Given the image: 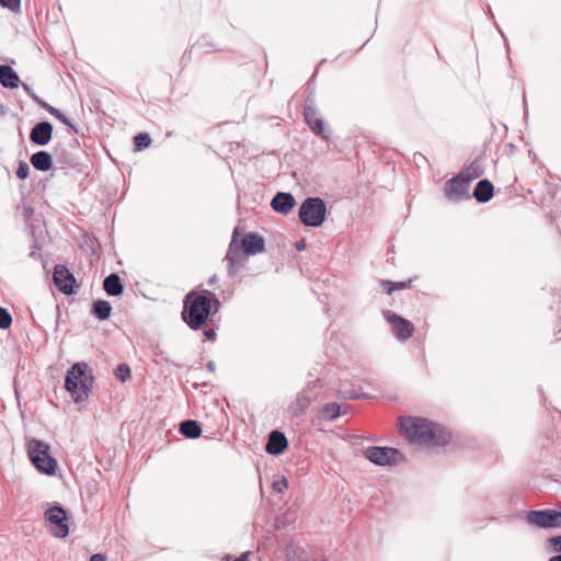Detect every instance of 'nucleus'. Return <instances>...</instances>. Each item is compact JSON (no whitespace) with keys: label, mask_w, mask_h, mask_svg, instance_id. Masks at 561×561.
<instances>
[{"label":"nucleus","mask_w":561,"mask_h":561,"mask_svg":"<svg viewBox=\"0 0 561 561\" xmlns=\"http://www.w3.org/2000/svg\"><path fill=\"white\" fill-rule=\"evenodd\" d=\"M296 205L294 195L289 192H277L271 201V207L278 214H288Z\"/></svg>","instance_id":"nucleus-17"},{"label":"nucleus","mask_w":561,"mask_h":561,"mask_svg":"<svg viewBox=\"0 0 561 561\" xmlns=\"http://www.w3.org/2000/svg\"><path fill=\"white\" fill-rule=\"evenodd\" d=\"M152 352L156 356L158 355H161L162 354V351L160 350L159 345L156 344L154 346H152Z\"/></svg>","instance_id":"nucleus-48"},{"label":"nucleus","mask_w":561,"mask_h":561,"mask_svg":"<svg viewBox=\"0 0 561 561\" xmlns=\"http://www.w3.org/2000/svg\"><path fill=\"white\" fill-rule=\"evenodd\" d=\"M561 512L557 510H534L527 513V522L538 528H553L560 526Z\"/></svg>","instance_id":"nucleus-10"},{"label":"nucleus","mask_w":561,"mask_h":561,"mask_svg":"<svg viewBox=\"0 0 561 561\" xmlns=\"http://www.w3.org/2000/svg\"><path fill=\"white\" fill-rule=\"evenodd\" d=\"M45 522L49 525V531L56 538H66L69 534L68 513L59 504L55 503L44 513Z\"/></svg>","instance_id":"nucleus-5"},{"label":"nucleus","mask_w":561,"mask_h":561,"mask_svg":"<svg viewBox=\"0 0 561 561\" xmlns=\"http://www.w3.org/2000/svg\"><path fill=\"white\" fill-rule=\"evenodd\" d=\"M182 320L194 331L199 330L209 320L210 306L202 290L190 291L183 301Z\"/></svg>","instance_id":"nucleus-3"},{"label":"nucleus","mask_w":561,"mask_h":561,"mask_svg":"<svg viewBox=\"0 0 561 561\" xmlns=\"http://www.w3.org/2000/svg\"><path fill=\"white\" fill-rule=\"evenodd\" d=\"M501 35H502V37H503V39H504V43H505L506 49H508V48H510V46H508L507 38H506L505 34H504L502 31H501Z\"/></svg>","instance_id":"nucleus-52"},{"label":"nucleus","mask_w":561,"mask_h":561,"mask_svg":"<svg viewBox=\"0 0 561 561\" xmlns=\"http://www.w3.org/2000/svg\"><path fill=\"white\" fill-rule=\"evenodd\" d=\"M53 156L45 150H37V171L46 172L53 169Z\"/></svg>","instance_id":"nucleus-28"},{"label":"nucleus","mask_w":561,"mask_h":561,"mask_svg":"<svg viewBox=\"0 0 561 561\" xmlns=\"http://www.w3.org/2000/svg\"><path fill=\"white\" fill-rule=\"evenodd\" d=\"M22 211V216L26 221H30L32 219L33 215V207L30 203L24 202L21 207H19Z\"/></svg>","instance_id":"nucleus-35"},{"label":"nucleus","mask_w":561,"mask_h":561,"mask_svg":"<svg viewBox=\"0 0 561 561\" xmlns=\"http://www.w3.org/2000/svg\"><path fill=\"white\" fill-rule=\"evenodd\" d=\"M34 440L31 439L28 440V444H27V455H28V458H30V461L32 462L33 466H35V445H34Z\"/></svg>","instance_id":"nucleus-40"},{"label":"nucleus","mask_w":561,"mask_h":561,"mask_svg":"<svg viewBox=\"0 0 561 561\" xmlns=\"http://www.w3.org/2000/svg\"><path fill=\"white\" fill-rule=\"evenodd\" d=\"M114 375L117 379L124 382L130 378V367L127 364L122 363L115 368Z\"/></svg>","instance_id":"nucleus-32"},{"label":"nucleus","mask_w":561,"mask_h":561,"mask_svg":"<svg viewBox=\"0 0 561 561\" xmlns=\"http://www.w3.org/2000/svg\"><path fill=\"white\" fill-rule=\"evenodd\" d=\"M103 289L111 297H118L123 295L125 286L116 273H111L103 280Z\"/></svg>","instance_id":"nucleus-19"},{"label":"nucleus","mask_w":561,"mask_h":561,"mask_svg":"<svg viewBox=\"0 0 561 561\" xmlns=\"http://www.w3.org/2000/svg\"><path fill=\"white\" fill-rule=\"evenodd\" d=\"M249 551L241 553L238 558L232 559L230 554L225 557V561H249Z\"/></svg>","instance_id":"nucleus-42"},{"label":"nucleus","mask_w":561,"mask_h":561,"mask_svg":"<svg viewBox=\"0 0 561 561\" xmlns=\"http://www.w3.org/2000/svg\"><path fill=\"white\" fill-rule=\"evenodd\" d=\"M311 404V398L306 393H298L296 400L288 407V412L291 416L298 417L302 415Z\"/></svg>","instance_id":"nucleus-22"},{"label":"nucleus","mask_w":561,"mask_h":561,"mask_svg":"<svg viewBox=\"0 0 561 561\" xmlns=\"http://www.w3.org/2000/svg\"><path fill=\"white\" fill-rule=\"evenodd\" d=\"M194 47H197V48H199V49H203V48H205V47H213V45H211V44H208V43L206 42V37L204 36V37L199 38V39L194 44Z\"/></svg>","instance_id":"nucleus-43"},{"label":"nucleus","mask_w":561,"mask_h":561,"mask_svg":"<svg viewBox=\"0 0 561 561\" xmlns=\"http://www.w3.org/2000/svg\"><path fill=\"white\" fill-rule=\"evenodd\" d=\"M327 215L325 202L320 197H307L299 207V220L307 227H320Z\"/></svg>","instance_id":"nucleus-4"},{"label":"nucleus","mask_w":561,"mask_h":561,"mask_svg":"<svg viewBox=\"0 0 561 561\" xmlns=\"http://www.w3.org/2000/svg\"><path fill=\"white\" fill-rule=\"evenodd\" d=\"M90 561H106V557L102 553H94L91 556Z\"/></svg>","instance_id":"nucleus-46"},{"label":"nucleus","mask_w":561,"mask_h":561,"mask_svg":"<svg viewBox=\"0 0 561 561\" xmlns=\"http://www.w3.org/2000/svg\"><path fill=\"white\" fill-rule=\"evenodd\" d=\"M35 161H36V158H35V153H34V154H32V156L30 157V162H31V164H32L33 167H35Z\"/></svg>","instance_id":"nucleus-53"},{"label":"nucleus","mask_w":561,"mask_h":561,"mask_svg":"<svg viewBox=\"0 0 561 561\" xmlns=\"http://www.w3.org/2000/svg\"><path fill=\"white\" fill-rule=\"evenodd\" d=\"M54 127L48 121L37 122V147L46 146L53 138Z\"/></svg>","instance_id":"nucleus-25"},{"label":"nucleus","mask_w":561,"mask_h":561,"mask_svg":"<svg viewBox=\"0 0 561 561\" xmlns=\"http://www.w3.org/2000/svg\"><path fill=\"white\" fill-rule=\"evenodd\" d=\"M206 368L207 370H209L210 373H214L216 370V365L213 360H209L207 364H206Z\"/></svg>","instance_id":"nucleus-47"},{"label":"nucleus","mask_w":561,"mask_h":561,"mask_svg":"<svg viewBox=\"0 0 561 561\" xmlns=\"http://www.w3.org/2000/svg\"><path fill=\"white\" fill-rule=\"evenodd\" d=\"M217 280H218L217 275H213V276L208 279V282H207V283H208V285H209V286H213L214 284H216V283H217Z\"/></svg>","instance_id":"nucleus-50"},{"label":"nucleus","mask_w":561,"mask_h":561,"mask_svg":"<svg viewBox=\"0 0 561 561\" xmlns=\"http://www.w3.org/2000/svg\"><path fill=\"white\" fill-rule=\"evenodd\" d=\"M383 318L391 324L392 333L399 341L409 340L414 333V324L391 310L383 311Z\"/></svg>","instance_id":"nucleus-11"},{"label":"nucleus","mask_w":561,"mask_h":561,"mask_svg":"<svg viewBox=\"0 0 561 561\" xmlns=\"http://www.w3.org/2000/svg\"><path fill=\"white\" fill-rule=\"evenodd\" d=\"M287 561H324L323 550L316 546H300L295 542L285 549Z\"/></svg>","instance_id":"nucleus-8"},{"label":"nucleus","mask_w":561,"mask_h":561,"mask_svg":"<svg viewBox=\"0 0 561 561\" xmlns=\"http://www.w3.org/2000/svg\"><path fill=\"white\" fill-rule=\"evenodd\" d=\"M56 156H57V160L62 162V163H66L68 164L69 167H76L78 164V162L76 161V159L72 157V154L68 153L66 150L61 149L60 151H58V149H56Z\"/></svg>","instance_id":"nucleus-33"},{"label":"nucleus","mask_w":561,"mask_h":561,"mask_svg":"<svg viewBox=\"0 0 561 561\" xmlns=\"http://www.w3.org/2000/svg\"><path fill=\"white\" fill-rule=\"evenodd\" d=\"M399 450L393 447L369 446L364 450V456L370 462L377 466H393L397 463L396 456Z\"/></svg>","instance_id":"nucleus-9"},{"label":"nucleus","mask_w":561,"mask_h":561,"mask_svg":"<svg viewBox=\"0 0 561 561\" xmlns=\"http://www.w3.org/2000/svg\"><path fill=\"white\" fill-rule=\"evenodd\" d=\"M12 323V317L7 309L0 307V329H8Z\"/></svg>","instance_id":"nucleus-34"},{"label":"nucleus","mask_w":561,"mask_h":561,"mask_svg":"<svg viewBox=\"0 0 561 561\" xmlns=\"http://www.w3.org/2000/svg\"><path fill=\"white\" fill-rule=\"evenodd\" d=\"M548 541H549L550 548L553 551L559 552V554H561V535L550 537Z\"/></svg>","instance_id":"nucleus-36"},{"label":"nucleus","mask_w":561,"mask_h":561,"mask_svg":"<svg viewBox=\"0 0 561 561\" xmlns=\"http://www.w3.org/2000/svg\"><path fill=\"white\" fill-rule=\"evenodd\" d=\"M112 305L107 300L98 299L92 302L91 314L100 321L108 320L112 314Z\"/></svg>","instance_id":"nucleus-21"},{"label":"nucleus","mask_w":561,"mask_h":561,"mask_svg":"<svg viewBox=\"0 0 561 561\" xmlns=\"http://www.w3.org/2000/svg\"><path fill=\"white\" fill-rule=\"evenodd\" d=\"M295 249H296L297 251H299V252H300V251H304V250L306 249V242H305V239H300V240L296 241V243H295Z\"/></svg>","instance_id":"nucleus-45"},{"label":"nucleus","mask_w":561,"mask_h":561,"mask_svg":"<svg viewBox=\"0 0 561 561\" xmlns=\"http://www.w3.org/2000/svg\"><path fill=\"white\" fill-rule=\"evenodd\" d=\"M411 284V280L408 282H392L387 279H381L380 285L387 291V294H392L394 290H403L408 288Z\"/></svg>","instance_id":"nucleus-29"},{"label":"nucleus","mask_w":561,"mask_h":561,"mask_svg":"<svg viewBox=\"0 0 561 561\" xmlns=\"http://www.w3.org/2000/svg\"><path fill=\"white\" fill-rule=\"evenodd\" d=\"M0 83L5 88H16L20 83V78L10 66L1 65Z\"/></svg>","instance_id":"nucleus-24"},{"label":"nucleus","mask_w":561,"mask_h":561,"mask_svg":"<svg viewBox=\"0 0 561 561\" xmlns=\"http://www.w3.org/2000/svg\"><path fill=\"white\" fill-rule=\"evenodd\" d=\"M28 164L26 162H21L18 170H16V176L21 180H24L28 175Z\"/></svg>","instance_id":"nucleus-38"},{"label":"nucleus","mask_w":561,"mask_h":561,"mask_svg":"<svg viewBox=\"0 0 561 561\" xmlns=\"http://www.w3.org/2000/svg\"><path fill=\"white\" fill-rule=\"evenodd\" d=\"M57 470L58 461L50 455V446L37 439V472L53 477Z\"/></svg>","instance_id":"nucleus-13"},{"label":"nucleus","mask_w":561,"mask_h":561,"mask_svg":"<svg viewBox=\"0 0 561 561\" xmlns=\"http://www.w3.org/2000/svg\"><path fill=\"white\" fill-rule=\"evenodd\" d=\"M179 432L186 438L195 439L202 435V426L199 422L188 419L180 423Z\"/></svg>","instance_id":"nucleus-23"},{"label":"nucleus","mask_w":561,"mask_h":561,"mask_svg":"<svg viewBox=\"0 0 561 561\" xmlns=\"http://www.w3.org/2000/svg\"><path fill=\"white\" fill-rule=\"evenodd\" d=\"M272 486L275 492L280 493L288 486V481L285 477H283L280 480L274 481Z\"/></svg>","instance_id":"nucleus-37"},{"label":"nucleus","mask_w":561,"mask_h":561,"mask_svg":"<svg viewBox=\"0 0 561 561\" xmlns=\"http://www.w3.org/2000/svg\"><path fill=\"white\" fill-rule=\"evenodd\" d=\"M35 137H36V134H35V126L30 130V140L32 142H35Z\"/></svg>","instance_id":"nucleus-49"},{"label":"nucleus","mask_w":561,"mask_h":561,"mask_svg":"<svg viewBox=\"0 0 561 561\" xmlns=\"http://www.w3.org/2000/svg\"><path fill=\"white\" fill-rule=\"evenodd\" d=\"M365 46H366V43H363V44L359 46V49H363Z\"/></svg>","instance_id":"nucleus-54"},{"label":"nucleus","mask_w":561,"mask_h":561,"mask_svg":"<svg viewBox=\"0 0 561 561\" xmlns=\"http://www.w3.org/2000/svg\"><path fill=\"white\" fill-rule=\"evenodd\" d=\"M37 105H39L41 107L45 108L49 114L55 116L64 125L70 127L75 133H78L76 126L70 122V119L61 111H59L58 108L49 105L47 102H45L44 100L39 99L38 96H37Z\"/></svg>","instance_id":"nucleus-26"},{"label":"nucleus","mask_w":561,"mask_h":561,"mask_svg":"<svg viewBox=\"0 0 561 561\" xmlns=\"http://www.w3.org/2000/svg\"><path fill=\"white\" fill-rule=\"evenodd\" d=\"M494 195V186L488 179L480 180L473 188L472 196L478 203H488Z\"/></svg>","instance_id":"nucleus-18"},{"label":"nucleus","mask_w":561,"mask_h":561,"mask_svg":"<svg viewBox=\"0 0 561 561\" xmlns=\"http://www.w3.org/2000/svg\"><path fill=\"white\" fill-rule=\"evenodd\" d=\"M53 282L57 289L67 296L76 294L77 280L69 268L64 264H56L53 273Z\"/></svg>","instance_id":"nucleus-12"},{"label":"nucleus","mask_w":561,"mask_h":561,"mask_svg":"<svg viewBox=\"0 0 561 561\" xmlns=\"http://www.w3.org/2000/svg\"><path fill=\"white\" fill-rule=\"evenodd\" d=\"M402 431L410 442L424 446H445L451 435L442 425L424 417L410 416L401 422Z\"/></svg>","instance_id":"nucleus-1"},{"label":"nucleus","mask_w":561,"mask_h":561,"mask_svg":"<svg viewBox=\"0 0 561 561\" xmlns=\"http://www.w3.org/2000/svg\"><path fill=\"white\" fill-rule=\"evenodd\" d=\"M459 174H463L462 176L471 183L483 174V169L481 168L479 160L476 159L467 168L461 170Z\"/></svg>","instance_id":"nucleus-27"},{"label":"nucleus","mask_w":561,"mask_h":561,"mask_svg":"<svg viewBox=\"0 0 561 561\" xmlns=\"http://www.w3.org/2000/svg\"><path fill=\"white\" fill-rule=\"evenodd\" d=\"M237 249L238 253L242 251L243 256L263 253L265 251V240L256 232H248L241 239H239V236L237 237Z\"/></svg>","instance_id":"nucleus-14"},{"label":"nucleus","mask_w":561,"mask_h":561,"mask_svg":"<svg viewBox=\"0 0 561 561\" xmlns=\"http://www.w3.org/2000/svg\"><path fill=\"white\" fill-rule=\"evenodd\" d=\"M287 447H288V440H287L286 435L283 432L278 431V430H273L268 434L267 442L265 444V451L268 455L279 456L285 453Z\"/></svg>","instance_id":"nucleus-16"},{"label":"nucleus","mask_w":561,"mask_h":561,"mask_svg":"<svg viewBox=\"0 0 561 561\" xmlns=\"http://www.w3.org/2000/svg\"><path fill=\"white\" fill-rule=\"evenodd\" d=\"M94 377L85 362H77L67 370L65 389L70 393L76 403H82L89 399Z\"/></svg>","instance_id":"nucleus-2"},{"label":"nucleus","mask_w":561,"mask_h":561,"mask_svg":"<svg viewBox=\"0 0 561 561\" xmlns=\"http://www.w3.org/2000/svg\"><path fill=\"white\" fill-rule=\"evenodd\" d=\"M240 236L239 233V227H236L232 232V238L230 241V244L227 250V254L225 256V261L227 262V273L230 278H233L240 267L242 266L243 262L245 261V257L242 255V253H238L237 249V237Z\"/></svg>","instance_id":"nucleus-15"},{"label":"nucleus","mask_w":561,"mask_h":561,"mask_svg":"<svg viewBox=\"0 0 561 561\" xmlns=\"http://www.w3.org/2000/svg\"><path fill=\"white\" fill-rule=\"evenodd\" d=\"M348 410L350 405L342 407L337 402H329L321 408L319 414L325 421L331 422L337 419L340 415L346 414Z\"/></svg>","instance_id":"nucleus-20"},{"label":"nucleus","mask_w":561,"mask_h":561,"mask_svg":"<svg viewBox=\"0 0 561 561\" xmlns=\"http://www.w3.org/2000/svg\"><path fill=\"white\" fill-rule=\"evenodd\" d=\"M2 7L15 10L20 5V0H0Z\"/></svg>","instance_id":"nucleus-41"},{"label":"nucleus","mask_w":561,"mask_h":561,"mask_svg":"<svg viewBox=\"0 0 561 561\" xmlns=\"http://www.w3.org/2000/svg\"><path fill=\"white\" fill-rule=\"evenodd\" d=\"M365 46H366V43H363V44L359 46V49H363Z\"/></svg>","instance_id":"nucleus-57"},{"label":"nucleus","mask_w":561,"mask_h":561,"mask_svg":"<svg viewBox=\"0 0 561 561\" xmlns=\"http://www.w3.org/2000/svg\"><path fill=\"white\" fill-rule=\"evenodd\" d=\"M463 174H456L445 182L444 194L451 203H460L470 199V182L466 180Z\"/></svg>","instance_id":"nucleus-7"},{"label":"nucleus","mask_w":561,"mask_h":561,"mask_svg":"<svg viewBox=\"0 0 561 561\" xmlns=\"http://www.w3.org/2000/svg\"><path fill=\"white\" fill-rule=\"evenodd\" d=\"M360 397H366V394H359L356 390L341 391V398L346 400H355Z\"/></svg>","instance_id":"nucleus-39"},{"label":"nucleus","mask_w":561,"mask_h":561,"mask_svg":"<svg viewBox=\"0 0 561 561\" xmlns=\"http://www.w3.org/2000/svg\"><path fill=\"white\" fill-rule=\"evenodd\" d=\"M151 144V138L147 133H139L134 137V148L136 151L147 149Z\"/></svg>","instance_id":"nucleus-30"},{"label":"nucleus","mask_w":561,"mask_h":561,"mask_svg":"<svg viewBox=\"0 0 561 561\" xmlns=\"http://www.w3.org/2000/svg\"><path fill=\"white\" fill-rule=\"evenodd\" d=\"M304 119L314 135L329 138L331 131L325 127L324 121L318 116L313 91L309 92L305 99Z\"/></svg>","instance_id":"nucleus-6"},{"label":"nucleus","mask_w":561,"mask_h":561,"mask_svg":"<svg viewBox=\"0 0 561 561\" xmlns=\"http://www.w3.org/2000/svg\"><path fill=\"white\" fill-rule=\"evenodd\" d=\"M203 333L205 337L209 341H214L216 339V332L211 328H206Z\"/></svg>","instance_id":"nucleus-44"},{"label":"nucleus","mask_w":561,"mask_h":561,"mask_svg":"<svg viewBox=\"0 0 561 561\" xmlns=\"http://www.w3.org/2000/svg\"><path fill=\"white\" fill-rule=\"evenodd\" d=\"M365 46H366V43H363V44L359 46V49H363Z\"/></svg>","instance_id":"nucleus-55"},{"label":"nucleus","mask_w":561,"mask_h":561,"mask_svg":"<svg viewBox=\"0 0 561 561\" xmlns=\"http://www.w3.org/2000/svg\"><path fill=\"white\" fill-rule=\"evenodd\" d=\"M365 46H366V43H363V44L359 46V49H363Z\"/></svg>","instance_id":"nucleus-56"},{"label":"nucleus","mask_w":561,"mask_h":561,"mask_svg":"<svg viewBox=\"0 0 561 561\" xmlns=\"http://www.w3.org/2000/svg\"><path fill=\"white\" fill-rule=\"evenodd\" d=\"M548 561H561V554L553 556Z\"/></svg>","instance_id":"nucleus-51"},{"label":"nucleus","mask_w":561,"mask_h":561,"mask_svg":"<svg viewBox=\"0 0 561 561\" xmlns=\"http://www.w3.org/2000/svg\"><path fill=\"white\" fill-rule=\"evenodd\" d=\"M202 291L205 298L208 300V305L210 306V313L213 314L218 312L221 304L216 294L208 289H202Z\"/></svg>","instance_id":"nucleus-31"}]
</instances>
